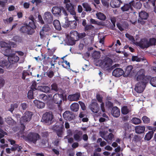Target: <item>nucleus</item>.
Instances as JSON below:
<instances>
[{
  "label": "nucleus",
  "instance_id": "obj_33",
  "mask_svg": "<svg viewBox=\"0 0 156 156\" xmlns=\"http://www.w3.org/2000/svg\"><path fill=\"white\" fill-rule=\"evenodd\" d=\"M154 132L150 131L146 133L144 137V139L147 141L150 140L153 136Z\"/></svg>",
  "mask_w": 156,
  "mask_h": 156
},
{
  "label": "nucleus",
  "instance_id": "obj_43",
  "mask_svg": "<svg viewBox=\"0 0 156 156\" xmlns=\"http://www.w3.org/2000/svg\"><path fill=\"white\" fill-rule=\"evenodd\" d=\"M100 56V53L99 51H95L92 54V57L94 59L99 58Z\"/></svg>",
  "mask_w": 156,
  "mask_h": 156
},
{
  "label": "nucleus",
  "instance_id": "obj_26",
  "mask_svg": "<svg viewBox=\"0 0 156 156\" xmlns=\"http://www.w3.org/2000/svg\"><path fill=\"white\" fill-rule=\"evenodd\" d=\"M122 2L119 0H112L111 2V6L113 8H118L120 7Z\"/></svg>",
  "mask_w": 156,
  "mask_h": 156
},
{
  "label": "nucleus",
  "instance_id": "obj_6",
  "mask_svg": "<svg viewBox=\"0 0 156 156\" xmlns=\"http://www.w3.org/2000/svg\"><path fill=\"white\" fill-rule=\"evenodd\" d=\"M65 16L68 15L66 11L64 8L62 7H58V6H54L51 9V12L54 16H60L62 15L61 12Z\"/></svg>",
  "mask_w": 156,
  "mask_h": 156
},
{
  "label": "nucleus",
  "instance_id": "obj_52",
  "mask_svg": "<svg viewBox=\"0 0 156 156\" xmlns=\"http://www.w3.org/2000/svg\"><path fill=\"white\" fill-rule=\"evenodd\" d=\"M77 41L75 39H73L72 38H70L68 39V43L69 45H72L75 44V41Z\"/></svg>",
  "mask_w": 156,
  "mask_h": 156
},
{
  "label": "nucleus",
  "instance_id": "obj_28",
  "mask_svg": "<svg viewBox=\"0 0 156 156\" xmlns=\"http://www.w3.org/2000/svg\"><path fill=\"white\" fill-rule=\"evenodd\" d=\"M83 133L81 131H79L76 133L74 134L73 137L75 140L79 142L81 140V136L82 135Z\"/></svg>",
  "mask_w": 156,
  "mask_h": 156
},
{
  "label": "nucleus",
  "instance_id": "obj_64",
  "mask_svg": "<svg viewBox=\"0 0 156 156\" xmlns=\"http://www.w3.org/2000/svg\"><path fill=\"white\" fill-rule=\"evenodd\" d=\"M29 75V73L26 70H23L22 73V78L23 80L25 79L26 76Z\"/></svg>",
  "mask_w": 156,
  "mask_h": 156
},
{
  "label": "nucleus",
  "instance_id": "obj_21",
  "mask_svg": "<svg viewBox=\"0 0 156 156\" xmlns=\"http://www.w3.org/2000/svg\"><path fill=\"white\" fill-rule=\"evenodd\" d=\"M29 23H28L29 26H31L32 27L36 29V26L35 24L36 20L33 16L31 15L28 18V20Z\"/></svg>",
  "mask_w": 156,
  "mask_h": 156
},
{
  "label": "nucleus",
  "instance_id": "obj_46",
  "mask_svg": "<svg viewBox=\"0 0 156 156\" xmlns=\"http://www.w3.org/2000/svg\"><path fill=\"white\" fill-rule=\"evenodd\" d=\"M6 122L10 125H13L15 124V121L11 117H8L6 120Z\"/></svg>",
  "mask_w": 156,
  "mask_h": 156
},
{
  "label": "nucleus",
  "instance_id": "obj_27",
  "mask_svg": "<svg viewBox=\"0 0 156 156\" xmlns=\"http://www.w3.org/2000/svg\"><path fill=\"white\" fill-rule=\"evenodd\" d=\"M38 89L46 93H50V88L48 86H41L38 87Z\"/></svg>",
  "mask_w": 156,
  "mask_h": 156
},
{
  "label": "nucleus",
  "instance_id": "obj_60",
  "mask_svg": "<svg viewBox=\"0 0 156 156\" xmlns=\"http://www.w3.org/2000/svg\"><path fill=\"white\" fill-rule=\"evenodd\" d=\"M106 106L108 109H110L113 107V104L111 101H108L106 102Z\"/></svg>",
  "mask_w": 156,
  "mask_h": 156
},
{
  "label": "nucleus",
  "instance_id": "obj_49",
  "mask_svg": "<svg viewBox=\"0 0 156 156\" xmlns=\"http://www.w3.org/2000/svg\"><path fill=\"white\" fill-rule=\"evenodd\" d=\"M77 26V23L75 20L70 21L69 27L72 29H75Z\"/></svg>",
  "mask_w": 156,
  "mask_h": 156
},
{
  "label": "nucleus",
  "instance_id": "obj_38",
  "mask_svg": "<svg viewBox=\"0 0 156 156\" xmlns=\"http://www.w3.org/2000/svg\"><path fill=\"white\" fill-rule=\"evenodd\" d=\"M18 107V102H16L11 104L10 107L9 109V111L11 112H12L15 108H17Z\"/></svg>",
  "mask_w": 156,
  "mask_h": 156
},
{
  "label": "nucleus",
  "instance_id": "obj_17",
  "mask_svg": "<svg viewBox=\"0 0 156 156\" xmlns=\"http://www.w3.org/2000/svg\"><path fill=\"white\" fill-rule=\"evenodd\" d=\"M80 97V93L77 92L74 94L69 95L68 99L70 101H77L79 99Z\"/></svg>",
  "mask_w": 156,
  "mask_h": 156
},
{
  "label": "nucleus",
  "instance_id": "obj_57",
  "mask_svg": "<svg viewBox=\"0 0 156 156\" xmlns=\"http://www.w3.org/2000/svg\"><path fill=\"white\" fill-rule=\"evenodd\" d=\"M142 119L144 123L147 124L149 123L150 119L146 116H144L142 118Z\"/></svg>",
  "mask_w": 156,
  "mask_h": 156
},
{
  "label": "nucleus",
  "instance_id": "obj_42",
  "mask_svg": "<svg viewBox=\"0 0 156 156\" xmlns=\"http://www.w3.org/2000/svg\"><path fill=\"white\" fill-rule=\"evenodd\" d=\"M82 6L85 9V11L87 12H90L92 10V9L90 5L87 3H83L82 4Z\"/></svg>",
  "mask_w": 156,
  "mask_h": 156
},
{
  "label": "nucleus",
  "instance_id": "obj_25",
  "mask_svg": "<svg viewBox=\"0 0 156 156\" xmlns=\"http://www.w3.org/2000/svg\"><path fill=\"white\" fill-rule=\"evenodd\" d=\"M33 102L35 106L38 108H42L45 107V103L42 101L37 100H34Z\"/></svg>",
  "mask_w": 156,
  "mask_h": 156
},
{
  "label": "nucleus",
  "instance_id": "obj_29",
  "mask_svg": "<svg viewBox=\"0 0 156 156\" xmlns=\"http://www.w3.org/2000/svg\"><path fill=\"white\" fill-rule=\"evenodd\" d=\"M145 127L144 126H137L135 127L136 132L138 134L143 133L145 130Z\"/></svg>",
  "mask_w": 156,
  "mask_h": 156
},
{
  "label": "nucleus",
  "instance_id": "obj_13",
  "mask_svg": "<svg viewBox=\"0 0 156 156\" xmlns=\"http://www.w3.org/2000/svg\"><path fill=\"white\" fill-rule=\"evenodd\" d=\"M89 107L94 113H97L99 110L98 105L95 100L93 99Z\"/></svg>",
  "mask_w": 156,
  "mask_h": 156
},
{
  "label": "nucleus",
  "instance_id": "obj_37",
  "mask_svg": "<svg viewBox=\"0 0 156 156\" xmlns=\"http://www.w3.org/2000/svg\"><path fill=\"white\" fill-rule=\"evenodd\" d=\"M131 2H133V3L132 6H133L134 8L136 9H140L142 5L140 2H135L134 1H132Z\"/></svg>",
  "mask_w": 156,
  "mask_h": 156
},
{
  "label": "nucleus",
  "instance_id": "obj_20",
  "mask_svg": "<svg viewBox=\"0 0 156 156\" xmlns=\"http://www.w3.org/2000/svg\"><path fill=\"white\" fill-rule=\"evenodd\" d=\"M132 111V108L130 106H124L121 109V113L124 115H127L131 112Z\"/></svg>",
  "mask_w": 156,
  "mask_h": 156
},
{
  "label": "nucleus",
  "instance_id": "obj_44",
  "mask_svg": "<svg viewBox=\"0 0 156 156\" xmlns=\"http://www.w3.org/2000/svg\"><path fill=\"white\" fill-rule=\"evenodd\" d=\"M10 44L5 41H1L0 42V46L2 48H5L10 47Z\"/></svg>",
  "mask_w": 156,
  "mask_h": 156
},
{
  "label": "nucleus",
  "instance_id": "obj_40",
  "mask_svg": "<svg viewBox=\"0 0 156 156\" xmlns=\"http://www.w3.org/2000/svg\"><path fill=\"white\" fill-rule=\"evenodd\" d=\"M70 21L68 20V18L67 17L65 18V23H62V27L64 28H67L69 26Z\"/></svg>",
  "mask_w": 156,
  "mask_h": 156
},
{
  "label": "nucleus",
  "instance_id": "obj_56",
  "mask_svg": "<svg viewBox=\"0 0 156 156\" xmlns=\"http://www.w3.org/2000/svg\"><path fill=\"white\" fill-rule=\"evenodd\" d=\"M141 58H139L136 56H133L132 57L131 60L133 61H136L137 62H140L141 61Z\"/></svg>",
  "mask_w": 156,
  "mask_h": 156
},
{
  "label": "nucleus",
  "instance_id": "obj_5",
  "mask_svg": "<svg viewBox=\"0 0 156 156\" xmlns=\"http://www.w3.org/2000/svg\"><path fill=\"white\" fill-rule=\"evenodd\" d=\"M24 25V26L22 27L19 30L21 33L32 35L35 32V29L29 26L27 23H26Z\"/></svg>",
  "mask_w": 156,
  "mask_h": 156
},
{
  "label": "nucleus",
  "instance_id": "obj_10",
  "mask_svg": "<svg viewBox=\"0 0 156 156\" xmlns=\"http://www.w3.org/2000/svg\"><path fill=\"white\" fill-rule=\"evenodd\" d=\"M135 44L142 49L148 48V39L146 38L141 39L140 41L135 42Z\"/></svg>",
  "mask_w": 156,
  "mask_h": 156
},
{
  "label": "nucleus",
  "instance_id": "obj_15",
  "mask_svg": "<svg viewBox=\"0 0 156 156\" xmlns=\"http://www.w3.org/2000/svg\"><path fill=\"white\" fill-rule=\"evenodd\" d=\"M75 5L71 3L69 4H66V8L71 15L75 16L76 13L75 12Z\"/></svg>",
  "mask_w": 156,
  "mask_h": 156
},
{
  "label": "nucleus",
  "instance_id": "obj_35",
  "mask_svg": "<svg viewBox=\"0 0 156 156\" xmlns=\"http://www.w3.org/2000/svg\"><path fill=\"white\" fill-rule=\"evenodd\" d=\"M96 16L97 18L100 20H105L106 18V16L101 12L96 13Z\"/></svg>",
  "mask_w": 156,
  "mask_h": 156
},
{
  "label": "nucleus",
  "instance_id": "obj_24",
  "mask_svg": "<svg viewBox=\"0 0 156 156\" xmlns=\"http://www.w3.org/2000/svg\"><path fill=\"white\" fill-rule=\"evenodd\" d=\"M11 46L9 48H2L1 49V52L5 56L8 57L10 56L12 54V50L11 49Z\"/></svg>",
  "mask_w": 156,
  "mask_h": 156
},
{
  "label": "nucleus",
  "instance_id": "obj_19",
  "mask_svg": "<svg viewBox=\"0 0 156 156\" xmlns=\"http://www.w3.org/2000/svg\"><path fill=\"white\" fill-rule=\"evenodd\" d=\"M124 73V71L120 68H117L114 69L112 73V75L116 77H119Z\"/></svg>",
  "mask_w": 156,
  "mask_h": 156
},
{
  "label": "nucleus",
  "instance_id": "obj_32",
  "mask_svg": "<svg viewBox=\"0 0 156 156\" xmlns=\"http://www.w3.org/2000/svg\"><path fill=\"white\" fill-rule=\"evenodd\" d=\"M133 69V67L131 65L128 66L126 68L124 73L125 76H127L129 75Z\"/></svg>",
  "mask_w": 156,
  "mask_h": 156
},
{
  "label": "nucleus",
  "instance_id": "obj_11",
  "mask_svg": "<svg viewBox=\"0 0 156 156\" xmlns=\"http://www.w3.org/2000/svg\"><path fill=\"white\" fill-rule=\"evenodd\" d=\"M144 82H138L136 85L135 87V90L138 93H141L143 92L145 87L146 83Z\"/></svg>",
  "mask_w": 156,
  "mask_h": 156
},
{
  "label": "nucleus",
  "instance_id": "obj_61",
  "mask_svg": "<svg viewBox=\"0 0 156 156\" xmlns=\"http://www.w3.org/2000/svg\"><path fill=\"white\" fill-rule=\"evenodd\" d=\"M47 75L49 77L51 78L54 76V73L52 71H48L47 72Z\"/></svg>",
  "mask_w": 156,
  "mask_h": 156
},
{
  "label": "nucleus",
  "instance_id": "obj_59",
  "mask_svg": "<svg viewBox=\"0 0 156 156\" xmlns=\"http://www.w3.org/2000/svg\"><path fill=\"white\" fill-rule=\"evenodd\" d=\"M86 35V33L84 32L81 33H78L77 37V41L79 40L80 39H82L85 37Z\"/></svg>",
  "mask_w": 156,
  "mask_h": 156
},
{
  "label": "nucleus",
  "instance_id": "obj_30",
  "mask_svg": "<svg viewBox=\"0 0 156 156\" xmlns=\"http://www.w3.org/2000/svg\"><path fill=\"white\" fill-rule=\"evenodd\" d=\"M71 110L74 112H77L79 108V105L76 103H73L70 106Z\"/></svg>",
  "mask_w": 156,
  "mask_h": 156
},
{
  "label": "nucleus",
  "instance_id": "obj_53",
  "mask_svg": "<svg viewBox=\"0 0 156 156\" xmlns=\"http://www.w3.org/2000/svg\"><path fill=\"white\" fill-rule=\"evenodd\" d=\"M94 28V27L91 24L87 25L85 26L84 28V31H90V30H93Z\"/></svg>",
  "mask_w": 156,
  "mask_h": 156
},
{
  "label": "nucleus",
  "instance_id": "obj_4",
  "mask_svg": "<svg viewBox=\"0 0 156 156\" xmlns=\"http://www.w3.org/2000/svg\"><path fill=\"white\" fill-rule=\"evenodd\" d=\"M112 63L113 61L110 58L106 57L101 61V64L103 68L109 72L110 66L112 65Z\"/></svg>",
  "mask_w": 156,
  "mask_h": 156
},
{
  "label": "nucleus",
  "instance_id": "obj_22",
  "mask_svg": "<svg viewBox=\"0 0 156 156\" xmlns=\"http://www.w3.org/2000/svg\"><path fill=\"white\" fill-rule=\"evenodd\" d=\"M8 60L10 63H13L14 62H16L19 60V57L16 55L14 54H12L8 58Z\"/></svg>",
  "mask_w": 156,
  "mask_h": 156
},
{
  "label": "nucleus",
  "instance_id": "obj_58",
  "mask_svg": "<svg viewBox=\"0 0 156 156\" xmlns=\"http://www.w3.org/2000/svg\"><path fill=\"white\" fill-rule=\"evenodd\" d=\"M38 98L39 99L46 101L47 99V96L45 94H42L39 95Z\"/></svg>",
  "mask_w": 156,
  "mask_h": 156
},
{
  "label": "nucleus",
  "instance_id": "obj_36",
  "mask_svg": "<svg viewBox=\"0 0 156 156\" xmlns=\"http://www.w3.org/2000/svg\"><path fill=\"white\" fill-rule=\"evenodd\" d=\"M78 35V33L76 31H71L70 33V37L73 39L77 40V37Z\"/></svg>",
  "mask_w": 156,
  "mask_h": 156
},
{
  "label": "nucleus",
  "instance_id": "obj_8",
  "mask_svg": "<svg viewBox=\"0 0 156 156\" xmlns=\"http://www.w3.org/2000/svg\"><path fill=\"white\" fill-rule=\"evenodd\" d=\"M149 16V14L144 11H141L139 12V18L138 19V23L143 25L144 24L145 22L144 20L147 19Z\"/></svg>",
  "mask_w": 156,
  "mask_h": 156
},
{
  "label": "nucleus",
  "instance_id": "obj_55",
  "mask_svg": "<svg viewBox=\"0 0 156 156\" xmlns=\"http://www.w3.org/2000/svg\"><path fill=\"white\" fill-rule=\"evenodd\" d=\"M96 98L98 101L99 102H103V97L102 96L98 93H97L96 95Z\"/></svg>",
  "mask_w": 156,
  "mask_h": 156
},
{
  "label": "nucleus",
  "instance_id": "obj_14",
  "mask_svg": "<svg viewBox=\"0 0 156 156\" xmlns=\"http://www.w3.org/2000/svg\"><path fill=\"white\" fill-rule=\"evenodd\" d=\"M63 116L65 119L69 121L73 119L74 117L73 114L68 111H66L63 113Z\"/></svg>",
  "mask_w": 156,
  "mask_h": 156
},
{
  "label": "nucleus",
  "instance_id": "obj_23",
  "mask_svg": "<svg viewBox=\"0 0 156 156\" xmlns=\"http://www.w3.org/2000/svg\"><path fill=\"white\" fill-rule=\"evenodd\" d=\"M59 96L58 94H55L54 95L53 98L54 102L58 105L60 104L62 102V98Z\"/></svg>",
  "mask_w": 156,
  "mask_h": 156
},
{
  "label": "nucleus",
  "instance_id": "obj_2",
  "mask_svg": "<svg viewBox=\"0 0 156 156\" xmlns=\"http://www.w3.org/2000/svg\"><path fill=\"white\" fill-rule=\"evenodd\" d=\"M64 123V122H62V124L59 125L56 123L52 127V129L56 133L58 137L61 138L62 137L65 130Z\"/></svg>",
  "mask_w": 156,
  "mask_h": 156
},
{
  "label": "nucleus",
  "instance_id": "obj_18",
  "mask_svg": "<svg viewBox=\"0 0 156 156\" xmlns=\"http://www.w3.org/2000/svg\"><path fill=\"white\" fill-rule=\"evenodd\" d=\"M111 114L115 118L119 117L120 114V109L117 106L114 107L112 108Z\"/></svg>",
  "mask_w": 156,
  "mask_h": 156
},
{
  "label": "nucleus",
  "instance_id": "obj_63",
  "mask_svg": "<svg viewBox=\"0 0 156 156\" xmlns=\"http://www.w3.org/2000/svg\"><path fill=\"white\" fill-rule=\"evenodd\" d=\"M116 26L121 31L124 30V27L120 23H117Z\"/></svg>",
  "mask_w": 156,
  "mask_h": 156
},
{
  "label": "nucleus",
  "instance_id": "obj_45",
  "mask_svg": "<svg viewBox=\"0 0 156 156\" xmlns=\"http://www.w3.org/2000/svg\"><path fill=\"white\" fill-rule=\"evenodd\" d=\"M13 40L15 42L21 43L22 42L23 39L22 37L20 36H15L13 37Z\"/></svg>",
  "mask_w": 156,
  "mask_h": 156
},
{
  "label": "nucleus",
  "instance_id": "obj_12",
  "mask_svg": "<svg viewBox=\"0 0 156 156\" xmlns=\"http://www.w3.org/2000/svg\"><path fill=\"white\" fill-rule=\"evenodd\" d=\"M43 19L46 23L51 24L53 20V16L50 12H47L44 14Z\"/></svg>",
  "mask_w": 156,
  "mask_h": 156
},
{
  "label": "nucleus",
  "instance_id": "obj_16",
  "mask_svg": "<svg viewBox=\"0 0 156 156\" xmlns=\"http://www.w3.org/2000/svg\"><path fill=\"white\" fill-rule=\"evenodd\" d=\"M133 3V2H130L129 3L125 4L121 8V10L123 12L127 11L130 10L132 11L133 10L132 5Z\"/></svg>",
  "mask_w": 156,
  "mask_h": 156
},
{
  "label": "nucleus",
  "instance_id": "obj_31",
  "mask_svg": "<svg viewBox=\"0 0 156 156\" xmlns=\"http://www.w3.org/2000/svg\"><path fill=\"white\" fill-rule=\"evenodd\" d=\"M53 24L55 29L58 30H61V27L59 21L58 20H55L53 22Z\"/></svg>",
  "mask_w": 156,
  "mask_h": 156
},
{
  "label": "nucleus",
  "instance_id": "obj_1",
  "mask_svg": "<svg viewBox=\"0 0 156 156\" xmlns=\"http://www.w3.org/2000/svg\"><path fill=\"white\" fill-rule=\"evenodd\" d=\"M145 71L144 69H140L136 73L135 78L137 81L140 82L148 83L150 78L151 76L145 75Z\"/></svg>",
  "mask_w": 156,
  "mask_h": 156
},
{
  "label": "nucleus",
  "instance_id": "obj_47",
  "mask_svg": "<svg viewBox=\"0 0 156 156\" xmlns=\"http://www.w3.org/2000/svg\"><path fill=\"white\" fill-rule=\"evenodd\" d=\"M149 80L151 85L153 87H156V77L151 78Z\"/></svg>",
  "mask_w": 156,
  "mask_h": 156
},
{
  "label": "nucleus",
  "instance_id": "obj_7",
  "mask_svg": "<svg viewBox=\"0 0 156 156\" xmlns=\"http://www.w3.org/2000/svg\"><path fill=\"white\" fill-rule=\"evenodd\" d=\"M33 114L32 112L27 111H26L23 114L20 121V123L23 124V123H27L30 122L31 120Z\"/></svg>",
  "mask_w": 156,
  "mask_h": 156
},
{
  "label": "nucleus",
  "instance_id": "obj_62",
  "mask_svg": "<svg viewBox=\"0 0 156 156\" xmlns=\"http://www.w3.org/2000/svg\"><path fill=\"white\" fill-rule=\"evenodd\" d=\"M79 103L80 104L81 108L83 111H85L86 109V107L85 104L81 101H79Z\"/></svg>",
  "mask_w": 156,
  "mask_h": 156
},
{
  "label": "nucleus",
  "instance_id": "obj_48",
  "mask_svg": "<svg viewBox=\"0 0 156 156\" xmlns=\"http://www.w3.org/2000/svg\"><path fill=\"white\" fill-rule=\"evenodd\" d=\"M34 90L31 89L28 91L27 97L29 99H34Z\"/></svg>",
  "mask_w": 156,
  "mask_h": 156
},
{
  "label": "nucleus",
  "instance_id": "obj_54",
  "mask_svg": "<svg viewBox=\"0 0 156 156\" xmlns=\"http://www.w3.org/2000/svg\"><path fill=\"white\" fill-rule=\"evenodd\" d=\"M37 82L36 81H32V85L30 87V89L34 91L36 90H37Z\"/></svg>",
  "mask_w": 156,
  "mask_h": 156
},
{
  "label": "nucleus",
  "instance_id": "obj_3",
  "mask_svg": "<svg viewBox=\"0 0 156 156\" xmlns=\"http://www.w3.org/2000/svg\"><path fill=\"white\" fill-rule=\"evenodd\" d=\"M23 138L26 141L35 144L37 140L40 139V136L37 133L30 132L27 136H24Z\"/></svg>",
  "mask_w": 156,
  "mask_h": 156
},
{
  "label": "nucleus",
  "instance_id": "obj_51",
  "mask_svg": "<svg viewBox=\"0 0 156 156\" xmlns=\"http://www.w3.org/2000/svg\"><path fill=\"white\" fill-rule=\"evenodd\" d=\"M42 30L45 32H48L50 31L51 28L48 24H46L43 27Z\"/></svg>",
  "mask_w": 156,
  "mask_h": 156
},
{
  "label": "nucleus",
  "instance_id": "obj_9",
  "mask_svg": "<svg viewBox=\"0 0 156 156\" xmlns=\"http://www.w3.org/2000/svg\"><path fill=\"white\" fill-rule=\"evenodd\" d=\"M53 118V116L52 113L50 112H46L42 116V119L43 122L50 125L52 123V121Z\"/></svg>",
  "mask_w": 156,
  "mask_h": 156
},
{
  "label": "nucleus",
  "instance_id": "obj_41",
  "mask_svg": "<svg viewBox=\"0 0 156 156\" xmlns=\"http://www.w3.org/2000/svg\"><path fill=\"white\" fill-rule=\"evenodd\" d=\"M22 148V147L21 146H19V145L17 144H15L11 148V150L12 151H15L17 149L18 152H19Z\"/></svg>",
  "mask_w": 156,
  "mask_h": 156
},
{
  "label": "nucleus",
  "instance_id": "obj_39",
  "mask_svg": "<svg viewBox=\"0 0 156 156\" xmlns=\"http://www.w3.org/2000/svg\"><path fill=\"white\" fill-rule=\"evenodd\" d=\"M156 39L154 38H152L149 39L148 41V47L153 45H155L156 44Z\"/></svg>",
  "mask_w": 156,
  "mask_h": 156
},
{
  "label": "nucleus",
  "instance_id": "obj_50",
  "mask_svg": "<svg viewBox=\"0 0 156 156\" xmlns=\"http://www.w3.org/2000/svg\"><path fill=\"white\" fill-rule=\"evenodd\" d=\"M132 121L133 124L137 125L140 123L141 122V120L139 118H134L132 119Z\"/></svg>",
  "mask_w": 156,
  "mask_h": 156
},
{
  "label": "nucleus",
  "instance_id": "obj_34",
  "mask_svg": "<svg viewBox=\"0 0 156 156\" xmlns=\"http://www.w3.org/2000/svg\"><path fill=\"white\" fill-rule=\"evenodd\" d=\"M142 138L138 135H135L132 140L133 142L136 144L139 143L141 142Z\"/></svg>",
  "mask_w": 156,
  "mask_h": 156
}]
</instances>
